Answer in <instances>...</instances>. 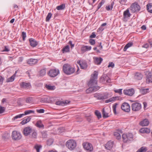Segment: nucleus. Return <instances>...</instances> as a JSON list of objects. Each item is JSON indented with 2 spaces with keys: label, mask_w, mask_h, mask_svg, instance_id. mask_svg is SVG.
<instances>
[{
  "label": "nucleus",
  "mask_w": 152,
  "mask_h": 152,
  "mask_svg": "<svg viewBox=\"0 0 152 152\" xmlns=\"http://www.w3.org/2000/svg\"><path fill=\"white\" fill-rule=\"evenodd\" d=\"M91 49V47L89 46H84L82 47L81 50L83 52L90 50Z\"/></svg>",
  "instance_id": "24"
},
{
  "label": "nucleus",
  "mask_w": 152,
  "mask_h": 152,
  "mask_svg": "<svg viewBox=\"0 0 152 152\" xmlns=\"http://www.w3.org/2000/svg\"><path fill=\"white\" fill-rule=\"evenodd\" d=\"M65 7V5L64 4H62L56 7V9L58 10H63Z\"/></svg>",
  "instance_id": "41"
},
{
  "label": "nucleus",
  "mask_w": 152,
  "mask_h": 152,
  "mask_svg": "<svg viewBox=\"0 0 152 152\" xmlns=\"http://www.w3.org/2000/svg\"><path fill=\"white\" fill-rule=\"evenodd\" d=\"M26 102L27 103H30L32 102V99L31 98H28L26 100Z\"/></svg>",
  "instance_id": "53"
},
{
  "label": "nucleus",
  "mask_w": 152,
  "mask_h": 152,
  "mask_svg": "<svg viewBox=\"0 0 152 152\" xmlns=\"http://www.w3.org/2000/svg\"><path fill=\"white\" fill-rule=\"evenodd\" d=\"M114 2H113L111 3L110 6L109 5L107 6L106 7V9L107 10L109 11L110 10H111L113 8Z\"/></svg>",
  "instance_id": "42"
},
{
  "label": "nucleus",
  "mask_w": 152,
  "mask_h": 152,
  "mask_svg": "<svg viewBox=\"0 0 152 152\" xmlns=\"http://www.w3.org/2000/svg\"><path fill=\"white\" fill-rule=\"evenodd\" d=\"M89 87L86 90V92L87 93H91L94 91H95L99 90V87L98 86H88Z\"/></svg>",
  "instance_id": "13"
},
{
  "label": "nucleus",
  "mask_w": 152,
  "mask_h": 152,
  "mask_svg": "<svg viewBox=\"0 0 152 152\" xmlns=\"http://www.w3.org/2000/svg\"><path fill=\"white\" fill-rule=\"evenodd\" d=\"M89 42L91 45H94L95 43V41L94 39H91L89 40Z\"/></svg>",
  "instance_id": "54"
},
{
  "label": "nucleus",
  "mask_w": 152,
  "mask_h": 152,
  "mask_svg": "<svg viewBox=\"0 0 152 152\" xmlns=\"http://www.w3.org/2000/svg\"><path fill=\"white\" fill-rule=\"evenodd\" d=\"M22 36L23 40H24L26 36V33L23 31L22 32Z\"/></svg>",
  "instance_id": "55"
},
{
  "label": "nucleus",
  "mask_w": 152,
  "mask_h": 152,
  "mask_svg": "<svg viewBox=\"0 0 152 152\" xmlns=\"http://www.w3.org/2000/svg\"><path fill=\"white\" fill-rule=\"evenodd\" d=\"M114 135L115 137L117 139H119L121 138L120 134L117 132H114Z\"/></svg>",
  "instance_id": "45"
},
{
  "label": "nucleus",
  "mask_w": 152,
  "mask_h": 152,
  "mask_svg": "<svg viewBox=\"0 0 152 152\" xmlns=\"http://www.w3.org/2000/svg\"><path fill=\"white\" fill-rule=\"evenodd\" d=\"M103 79L104 80H106L107 83H110L111 82V80L106 75H104L102 77Z\"/></svg>",
  "instance_id": "36"
},
{
  "label": "nucleus",
  "mask_w": 152,
  "mask_h": 152,
  "mask_svg": "<svg viewBox=\"0 0 152 152\" xmlns=\"http://www.w3.org/2000/svg\"><path fill=\"white\" fill-rule=\"evenodd\" d=\"M64 128L63 127H60L59 128H58L57 129L56 131V134H60L61 133H62V132H64Z\"/></svg>",
  "instance_id": "40"
},
{
  "label": "nucleus",
  "mask_w": 152,
  "mask_h": 152,
  "mask_svg": "<svg viewBox=\"0 0 152 152\" xmlns=\"http://www.w3.org/2000/svg\"><path fill=\"white\" fill-rule=\"evenodd\" d=\"M83 148L86 150L91 151L93 150V147L91 144L88 142H84L83 144Z\"/></svg>",
  "instance_id": "12"
},
{
  "label": "nucleus",
  "mask_w": 152,
  "mask_h": 152,
  "mask_svg": "<svg viewBox=\"0 0 152 152\" xmlns=\"http://www.w3.org/2000/svg\"><path fill=\"white\" fill-rule=\"evenodd\" d=\"M54 140L52 139H49L47 141V144L48 146L51 145L53 142Z\"/></svg>",
  "instance_id": "44"
},
{
  "label": "nucleus",
  "mask_w": 152,
  "mask_h": 152,
  "mask_svg": "<svg viewBox=\"0 0 152 152\" xmlns=\"http://www.w3.org/2000/svg\"><path fill=\"white\" fill-rule=\"evenodd\" d=\"M143 77V75L140 72H137L135 73L134 77L137 80H140L142 79Z\"/></svg>",
  "instance_id": "22"
},
{
  "label": "nucleus",
  "mask_w": 152,
  "mask_h": 152,
  "mask_svg": "<svg viewBox=\"0 0 152 152\" xmlns=\"http://www.w3.org/2000/svg\"><path fill=\"white\" fill-rule=\"evenodd\" d=\"M31 119L30 116L26 117L23 118V120L22 121L21 123L22 125H24L29 122Z\"/></svg>",
  "instance_id": "23"
},
{
  "label": "nucleus",
  "mask_w": 152,
  "mask_h": 152,
  "mask_svg": "<svg viewBox=\"0 0 152 152\" xmlns=\"http://www.w3.org/2000/svg\"><path fill=\"white\" fill-rule=\"evenodd\" d=\"M77 63L79 64L81 69H85L87 67V63L85 61H78Z\"/></svg>",
  "instance_id": "16"
},
{
  "label": "nucleus",
  "mask_w": 152,
  "mask_h": 152,
  "mask_svg": "<svg viewBox=\"0 0 152 152\" xmlns=\"http://www.w3.org/2000/svg\"><path fill=\"white\" fill-rule=\"evenodd\" d=\"M104 29V28H103L102 27V26H101V27H100L97 30V31L98 32H99V31H100V32H101Z\"/></svg>",
  "instance_id": "63"
},
{
  "label": "nucleus",
  "mask_w": 152,
  "mask_h": 152,
  "mask_svg": "<svg viewBox=\"0 0 152 152\" xmlns=\"http://www.w3.org/2000/svg\"><path fill=\"white\" fill-rule=\"evenodd\" d=\"M122 138L124 142L128 143L133 140V135L131 133L124 134L122 135Z\"/></svg>",
  "instance_id": "4"
},
{
  "label": "nucleus",
  "mask_w": 152,
  "mask_h": 152,
  "mask_svg": "<svg viewBox=\"0 0 152 152\" xmlns=\"http://www.w3.org/2000/svg\"><path fill=\"white\" fill-rule=\"evenodd\" d=\"M109 94L107 93L104 94H94V97L97 98L98 99L101 100L107 99L109 98Z\"/></svg>",
  "instance_id": "7"
},
{
  "label": "nucleus",
  "mask_w": 152,
  "mask_h": 152,
  "mask_svg": "<svg viewBox=\"0 0 152 152\" xmlns=\"http://www.w3.org/2000/svg\"><path fill=\"white\" fill-rule=\"evenodd\" d=\"M23 132L25 136H28L29 135L30 137L32 139H36L37 138V131L29 126L25 128Z\"/></svg>",
  "instance_id": "1"
},
{
  "label": "nucleus",
  "mask_w": 152,
  "mask_h": 152,
  "mask_svg": "<svg viewBox=\"0 0 152 152\" xmlns=\"http://www.w3.org/2000/svg\"><path fill=\"white\" fill-rule=\"evenodd\" d=\"M149 124V122L148 120L145 119L143 121H141L140 123V124L142 126H148Z\"/></svg>",
  "instance_id": "25"
},
{
  "label": "nucleus",
  "mask_w": 152,
  "mask_h": 152,
  "mask_svg": "<svg viewBox=\"0 0 152 152\" xmlns=\"http://www.w3.org/2000/svg\"><path fill=\"white\" fill-rule=\"evenodd\" d=\"M69 46L68 45H66L62 49V51L63 53H66L69 51Z\"/></svg>",
  "instance_id": "43"
},
{
  "label": "nucleus",
  "mask_w": 152,
  "mask_h": 152,
  "mask_svg": "<svg viewBox=\"0 0 152 152\" xmlns=\"http://www.w3.org/2000/svg\"><path fill=\"white\" fill-rule=\"evenodd\" d=\"M36 126L39 128H44V126L41 121H38L36 124Z\"/></svg>",
  "instance_id": "32"
},
{
  "label": "nucleus",
  "mask_w": 152,
  "mask_h": 152,
  "mask_svg": "<svg viewBox=\"0 0 152 152\" xmlns=\"http://www.w3.org/2000/svg\"><path fill=\"white\" fill-rule=\"evenodd\" d=\"M94 62L96 64H100L102 62L103 59L101 58H95L94 59Z\"/></svg>",
  "instance_id": "29"
},
{
  "label": "nucleus",
  "mask_w": 152,
  "mask_h": 152,
  "mask_svg": "<svg viewBox=\"0 0 152 152\" xmlns=\"http://www.w3.org/2000/svg\"><path fill=\"white\" fill-rule=\"evenodd\" d=\"M146 82L148 83H152V75L151 73H149L147 76Z\"/></svg>",
  "instance_id": "28"
},
{
  "label": "nucleus",
  "mask_w": 152,
  "mask_h": 152,
  "mask_svg": "<svg viewBox=\"0 0 152 152\" xmlns=\"http://www.w3.org/2000/svg\"><path fill=\"white\" fill-rule=\"evenodd\" d=\"M141 104L138 102L132 103V108L133 111H137L140 110L141 108Z\"/></svg>",
  "instance_id": "9"
},
{
  "label": "nucleus",
  "mask_w": 152,
  "mask_h": 152,
  "mask_svg": "<svg viewBox=\"0 0 152 152\" xmlns=\"http://www.w3.org/2000/svg\"><path fill=\"white\" fill-rule=\"evenodd\" d=\"M131 16V14L129 12V10L128 8L123 13V17L124 18H129Z\"/></svg>",
  "instance_id": "21"
},
{
  "label": "nucleus",
  "mask_w": 152,
  "mask_h": 152,
  "mask_svg": "<svg viewBox=\"0 0 152 152\" xmlns=\"http://www.w3.org/2000/svg\"><path fill=\"white\" fill-rule=\"evenodd\" d=\"M4 51L5 52H8L10 51V49L8 46H6L4 47Z\"/></svg>",
  "instance_id": "60"
},
{
  "label": "nucleus",
  "mask_w": 152,
  "mask_h": 152,
  "mask_svg": "<svg viewBox=\"0 0 152 152\" xmlns=\"http://www.w3.org/2000/svg\"><path fill=\"white\" fill-rule=\"evenodd\" d=\"M118 103H115L113 106V111L115 114H116V109L118 107Z\"/></svg>",
  "instance_id": "35"
},
{
  "label": "nucleus",
  "mask_w": 152,
  "mask_h": 152,
  "mask_svg": "<svg viewBox=\"0 0 152 152\" xmlns=\"http://www.w3.org/2000/svg\"><path fill=\"white\" fill-rule=\"evenodd\" d=\"M114 66V64L113 62H110L109 63L108 67H110L113 68Z\"/></svg>",
  "instance_id": "59"
},
{
  "label": "nucleus",
  "mask_w": 152,
  "mask_h": 152,
  "mask_svg": "<svg viewBox=\"0 0 152 152\" xmlns=\"http://www.w3.org/2000/svg\"><path fill=\"white\" fill-rule=\"evenodd\" d=\"M38 61L37 59L30 58L27 60V63L28 64L32 66L37 63Z\"/></svg>",
  "instance_id": "17"
},
{
  "label": "nucleus",
  "mask_w": 152,
  "mask_h": 152,
  "mask_svg": "<svg viewBox=\"0 0 152 152\" xmlns=\"http://www.w3.org/2000/svg\"><path fill=\"white\" fill-rule=\"evenodd\" d=\"M29 41L30 43V45L32 47H35L38 45L37 42L35 39L32 38H30Z\"/></svg>",
  "instance_id": "18"
},
{
  "label": "nucleus",
  "mask_w": 152,
  "mask_h": 152,
  "mask_svg": "<svg viewBox=\"0 0 152 152\" xmlns=\"http://www.w3.org/2000/svg\"><path fill=\"white\" fill-rule=\"evenodd\" d=\"M147 10L150 13H152V3L148 4L146 6Z\"/></svg>",
  "instance_id": "34"
},
{
  "label": "nucleus",
  "mask_w": 152,
  "mask_h": 152,
  "mask_svg": "<svg viewBox=\"0 0 152 152\" xmlns=\"http://www.w3.org/2000/svg\"><path fill=\"white\" fill-rule=\"evenodd\" d=\"M121 109L124 112L128 113L130 110V106L129 104L126 102L123 103L121 106Z\"/></svg>",
  "instance_id": "11"
},
{
  "label": "nucleus",
  "mask_w": 152,
  "mask_h": 152,
  "mask_svg": "<svg viewBox=\"0 0 152 152\" xmlns=\"http://www.w3.org/2000/svg\"><path fill=\"white\" fill-rule=\"evenodd\" d=\"M98 73L97 72L95 71L93 75V77L91 78L88 83V86H95L97 83Z\"/></svg>",
  "instance_id": "3"
},
{
  "label": "nucleus",
  "mask_w": 152,
  "mask_h": 152,
  "mask_svg": "<svg viewBox=\"0 0 152 152\" xmlns=\"http://www.w3.org/2000/svg\"><path fill=\"white\" fill-rule=\"evenodd\" d=\"M36 111L38 113H44L45 110L43 109H37Z\"/></svg>",
  "instance_id": "49"
},
{
  "label": "nucleus",
  "mask_w": 152,
  "mask_h": 152,
  "mask_svg": "<svg viewBox=\"0 0 152 152\" xmlns=\"http://www.w3.org/2000/svg\"><path fill=\"white\" fill-rule=\"evenodd\" d=\"M42 136L44 138H46L47 137V134L46 132H42Z\"/></svg>",
  "instance_id": "58"
},
{
  "label": "nucleus",
  "mask_w": 152,
  "mask_h": 152,
  "mask_svg": "<svg viewBox=\"0 0 152 152\" xmlns=\"http://www.w3.org/2000/svg\"><path fill=\"white\" fill-rule=\"evenodd\" d=\"M86 117L87 120L88 122H90L91 121V115H90L88 116H86Z\"/></svg>",
  "instance_id": "57"
},
{
  "label": "nucleus",
  "mask_w": 152,
  "mask_h": 152,
  "mask_svg": "<svg viewBox=\"0 0 152 152\" xmlns=\"http://www.w3.org/2000/svg\"><path fill=\"white\" fill-rule=\"evenodd\" d=\"M46 70L45 69H43L41 70L40 71V75L42 76L45 75L46 73Z\"/></svg>",
  "instance_id": "46"
},
{
  "label": "nucleus",
  "mask_w": 152,
  "mask_h": 152,
  "mask_svg": "<svg viewBox=\"0 0 152 152\" xmlns=\"http://www.w3.org/2000/svg\"><path fill=\"white\" fill-rule=\"evenodd\" d=\"M143 108L144 110H145L146 109V107H147V103L145 102H144L143 103Z\"/></svg>",
  "instance_id": "61"
},
{
  "label": "nucleus",
  "mask_w": 152,
  "mask_h": 152,
  "mask_svg": "<svg viewBox=\"0 0 152 152\" xmlns=\"http://www.w3.org/2000/svg\"><path fill=\"white\" fill-rule=\"evenodd\" d=\"M52 15V14L51 12H49L48 15L46 17V21H49L50 20V19L51 18Z\"/></svg>",
  "instance_id": "47"
},
{
  "label": "nucleus",
  "mask_w": 152,
  "mask_h": 152,
  "mask_svg": "<svg viewBox=\"0 0 152 152\" xmlns=\"http://www.w3.org/2000/svg\"><path fill=\"white\" fill-rule=\"evenodd\" d=\"M130 9L132 12L134 13L138 12L140 7L137 2H135L131 4Z\"/></svg>",
  "instance_id": "6"
},
{
  "label": "nucleus",
  "mask_w": 152,
  "mask_h": 152,
  "mask_svg": "<svg viewBox=\"0 0 152 152\" xmlns=\"http://www.w3.org/2000/svg\"><path fill=\"white\" fill-rule=\"evenodd\" d=\"M63 70L64 73L67 75L72 74L75 71L74 67H72L70 65L68 64H65L63 65Z\"/></svg>",
  "instance_id": "2"
},
{
  "label": "nucleus",
  "mask_w": 152,
  "mask_h": 152,
  "mask_svg": "<svg viewBox=\"0 0 152 152\" xmlns=\"http://www.w3.org/2000/svg\"><path fill=\"white\" fill-rule=\"evenodd\" d=\"M113 142L109 141L105 145V147L106 149L108 150H110L113 147Z\"/></svg>",
  "instance_id": "15"
},
{
  "label": "nucleus",
  "mask_w": 152,
  "mask_h": 152,
  "mask_svg": "<svg viewBox=\"0 0 152 152\" xmlns=\"http://www.w3.org/2000/svg\"><path fill=\"white\" fill-rule=\"evenodd\" d=\"M12 137L13 140H18L21 138L22 135L19 132L14 131L12 132Z\"/></svg>",
  "instance_id": "8"
},
{
  "label": "nucleus",
  "mask_w": 152,
  "mask_h": 152,
  "mask_svg": "<svg viewBox=\"0 0 152 152\" xmlns=\"http://www.w3.org/2000/svg\"><path fill=\"white\" fill-rule=\"evenodd\" d=\"M48 101L47 98H42L40 100V102L42 103H45Z\"/></svg>",
  "instance_id": "50"
},
{
  "label": "nucleus",
  "mask_w": 152,
  "mask_h": 152,
  "mask_svg": "<svg viewBox=\"0 0 152 152\" xmlns=\"http://www.w3.org/2000/svg\"><path fill=\"white\" fill-rule=\"evenodd\" d=\"M69 44L70 45L71 48H72L74 47V45L72 44V41H70L69 42Z\"/></svg>",
  "instance_id": "64"
},
{
  "label": "nucleus",
  "mask_w": 152,
  "mask_h": 152,
  "mask_svg": "<svg viewBox=\"0 0 152 152\" xmlns=\"http://www.w3.org/2000/svg\"><path fill=\"white\" fill-rule=\"evenodd\" d=\"M118 97L117 96L113 97L111 98H110L106 100L105 101L106 103H107L111 102H112L113 101H115Z\"/></svg>",
  "instance_id": "31"
},
{
  "label": "nucleus",
  "mask_w": 152,
  "mask_h": 152,
  "mask_svg": "<svg viewBox=\"0 0 152 152\" xmlns=\"http://www.w3.org/2000/svg\"><path fill=\"white\" fill-rule=\"evenodd\" d=\"M15 74H16L15 73L10 77L7 78L6 80V82L9 83L13 82L15 79Z\"/></svg>",
  "instance_id": "30"
},
{
  "label": "nucleus",
  "mask_w": 152,
  "mask_h": 152,
  "mask_svg": "<svg viewBox=\"0 0 152 152\" xmlns=\"http://www.w3.org/2000/svg\"><path fill=\"white\" fill-rule=\"evenodd\" d=\"M96 37V35L94 32H93L92 33L91 35L90 36V37L91 38H94Z\"/></svg>",
  "instance_id": "62"
},
{
  "label": "nucleus",
  "mask_w": 152,
  "mask_h": 152,
  "mask_svg": "<svg viewBox=\"0 0 152 152\" xmlns=\"http://www.w3.org/2000/svg\"><path fill=\"white\" fill-rule=\"evenodd\" d=\"M140 132L141 133H148L150 132V130L147 128H143L140 129Z\"/></svg>",
  "instance_id": "27"
},
{
  "label": "nucleus",
  "mask_w": 152,
  "mask_h": 152,
  "mask_svg": "<svg viewBox=\"0 0 152 152\" xmlns=\"http://www.w3.org/2000/svg\"><path fill=\"white\" fill-rule=\"evenodd\" d=\"M4 80V77L1 76H0V85H2L3 84Z\"/></svg>",
  "instance_id": "56"
},
{
  "label": "nucleus",
  "mask_w": 152,
  "mask_h": 152,
  "mask_svg": "<svg viewBox=\"0 0 152 152\" xmlns=\"http://www.w3.org/2000/svg\"><path fill=\"white\" fill-rule=\"evenodd\" d=\"M45 87L49 90H53L55 89V87L54 86H51L49 85L46 84Z\"/></svg>",
  "instance_id": "37"
},
{
  "label": "nucleus",
  "mask_w": 152,
  "mask_h": 152,
  "mask_svg": "<svg viewBox=\"0 0 152 152\" xmlns=\"http://www.w3.org/2000/svg\"><path fill=\"white\" fill-rule=\"evenodd\" d=\"M140 92L142 94H145L149 92V89L148 88H141L139 89Z\"/></svg>",
  "instance_id": "26"
},
{
  "label": "nucleus",
  "mask_w": 152,
  "mask_h": 152,
  "mask_svg": "<svg viewBox=\"0 0 152 152\" xmlns=\"http://www.w3.org/2000/svg\"><path fill=\"white\" fill-rule=\"evenodd\" d=\"M124 94L125 95L132 96L134 94V91L133 88L124 90L123 91Z\"/></svg>",
  "instance_id": "14"
},
{
  "label": "nucleus",
  "mask_w": 152,
  "mask_h": 152,
  "mask_svg": "<svg viewBox=\"0 0 152 152\" xmlns=\"http://www.w3.org/2000/svg\"><path fill=\"white\" fill-rule=\"evenodd\" d=\"M148 150V149L146 147L142 146L139 149L137 152H145Z\"/></svg>",
  "instance_id": "33"
},
{
  "label": "nucleus",
  "mask_w": 152,
  "mask_h": 152,
  "mask_svg": "<svg viewBox=\"0 0 152 152\" xmlns=\"http://www.w3.org/2000/svg\"><path fill=\"white\" fill-rule=\"evenodd\" d=\"M69 102H70L68 101H58L56 102L55 104L58 105H64L68 104Z\"/></svg>",
  "instance_id": "20"
},
{
  "label": "nucleus",
  "mask_w": 152,
  "mask_h": 152,
  "mask_svg": "<svg viewBox=\"0 0 152 152\" xmlns=\"http://www.w3.org/2000/svg\"><path fill=\"white\" fill-rule=\"evenodd\" d=\"M59 73L58 69H52L50 70L48 72L49 76L51 77H54L57 76Z\"/></svg>",
  "instance_id": "10"
},
{
  "label": "nucleus",
  "mask_w": 152,
  "mask_h": 152,
  "mask_svg": "<svg viewBox=\"0 0 152 152\" xmlns=\"http://www.w3.org/2000/svg\"><path fill=\"white\" fill-rule=\"evenodd\" d=\"M133 45V43L132 42H129L128 44H127L124 47V51H125L126 50L129 48L131 47Z\"/></svg>",
  "instance_id": "39"
},
{
  "label": "nucleus",
  "mask_w": 152,
  "mask_h": 152,
  "mask_svg": "<svg viewBox=\"0 0 152 152\" xmlns=\"http://www.w3.org/2000/svg\"><path fill=\"white\" fill-rule=\"evenodd\" d=\"M21 88H28L31 87V85L29 83H26L24 82H21L20 84Z\"/></svg>",
  "instance_id": "19"
},
{
  "label": "nucleus",
  "mask_w": 152,
  "mask_h": 152,
  "mask_svg": "<svg viewBox=\"0 0 152 152\" xmlns=\"http://www.w3.org/2000/svg\"><path fill=\"white\" fill-rule=\"evenodd\" d=\"M66 145L69 150H72L76 147V142L73 140H69L66 142Z\"/></svg>",
  "instance_id": "5"
},
{
  "label": "nucleus",
  "mask_w": 152,
  "mask_h": 152,
  "mask_svg": "<svg viewBox=\"0 0 152 152\" xmlns=\"http://www.w3.org/2000/svg\"><path fill=\"white\" fill-rule=\"evenodd\" d=\"M42 147L41 145L36 144L34 145V148L36 150L37 152H40V149Z\"/></svg>",
  "instance_id": "38"
},
{
  "label": "nucleus",
  "mask_w": 152,
  "mask_h": 152,
  "mask_svg": "<svg viewBox=\"0 0 152 152\" xmlns=\"http://www.w3.org/2000/svg\"><path fill=\"white\" fill-rule=\"evenodd\" d=\"M122 89H119L115 90H114V91L116 93H118L120 95H121L122 94Z\"/></svg>",
  "instance_id": "51"
},
{
  "label": "nucleus",
  "mask_w": 152,
  "mask_h": 152,
  "mask_svg": "<svg viewBox=\"0 0 152 152\" xmlns=\"http://www.w3.org/2000/svg\"><path fill=\"white\" fill-rule=\"evenodd\" d=\"M16 115V116H15L12 118V120H15L16 119L18 118H20L22 117V115Z\"/></svg>",
  "instance_id": "52"
},
{
  "label": "nucleus",
  "mask_w": 152,
  "mask_h": 152,
  "mask_svg": "<svg viewBox=\"0 0 152 152\" xmlns=\"http://www.w3.org/2000/svg\"><path fill=\"white\" fill-rule=\"evenodd\" d=\"M35 112L33 110H29L25 111L24 114H29L30 113H34Z\"/></svg>",
  "instance_id": "48"
}]
</instances>
